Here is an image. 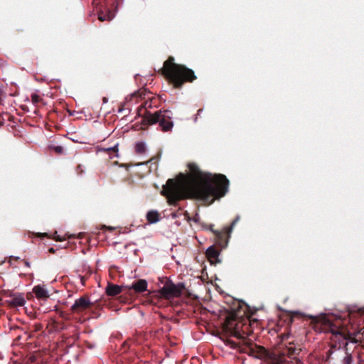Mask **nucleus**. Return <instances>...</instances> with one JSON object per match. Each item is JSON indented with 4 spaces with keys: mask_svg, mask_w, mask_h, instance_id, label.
Returning <instances> with one entry per match:
<instances>
[{
    "mask_svg": "<svg viewBox=\"0 0 364 364\" xmlns=\"http://www.w3.org/2000/svg\"><path fill=\"white\" fill-rule=\"evenodd\" d=\"M188 173L179 174L175 179H168L163 186L161 194L169 204L186 198L208 200L220 198L228 189V180L224 175L203 172L193 163L188 164Z\"/></svg>",
    "mask_w": 364,
    "mask_h": 364,
    "instance_id": "obj_1",
    "label": "nucleus"
},
{
    "mask_svg": "<svg viewBox=\"0 0 364 364\" xmlns=\"http://www.w3.org/2000/svg\"><path fill=\"white\" fill-rule=\"evenodd\" d=\"M174 58L169 57L164 63L161 73L175 87H180L186 82H192L196 79L194 72L183 65L173 62Z\"/></svg>",
    "mask_w": 364,
    "mask_h": 364,
    "instance_id": "obj_2",
    "label": "nucleus"
},
{
    "mask_svg": "<svg viewBox=\"0 0 364 364\" xmlns=\"http://www.w3.org/2000/svg\"><path fill=\"white\" fill-rule=\"evenodd\" d=\"M171 119V112L169 110H160L155 113L146 111L141 119V126L139 129H144L149 125L159 123L163 132H168L171 130L173 126Z\"/></svg>",
    "mask_w": 364,
    "mask_h": 364,
    "instance_id": "obj_3",
    "label": "nucleus"
},
{
    "mask_svg": "<svg viewBox=\"0 0 364 364\" xmlns=\"http://www.w3.org/2000/svg\"><path fill=\"white\" fill-rule=\"evenodd\" d=\"M240 311H232L226 316L225 321L223 324V330L225 333L235 337L240 335L241 319L243 318V316L240 315Z\"/></svg>",
    "mask_w": 364,
    "mask_h": 364,
    "instance_id": "obj_4",
    "label": "nucleus"
},
{
    "mask_svg": "<svg viewBox=\"0 0 364 364\" xmlns=\"http://www.w3.org/2000/svg\"><path fill=\"white\" fill-rule=\"evenodd\" d=\"M182 289V285L175 284L171 281L168 280L158 291L157 294L161 298L171 299L179 297L181 295Z\"/></svg>",
    "mask_w": 364,
    "mask_h": 364,
    "instance_id": "obj_5",
    "label": "nucleus"
},
{
    "mask_svg": "<svg viewBox=\"0 0 364 364\" xmlns=\"http://www.w3.org/2000/svg\"><path fill=\"white\" fill-rule=\"evenodd\" d=\"M321 321L322 323L327 325L330 328L331 332L336 338L339 337L338 338L339 342L346 341L345 343L346 345L348 344V342L354 343H357V340L355 338V335L354 333L347 331L343 328H336V329L333 328L332 324L330 322V321L328 320L325 316L322 317L321 318Z\"/></svg>",
    "mask_w": 364,
    "mask_h": 364,
    "instance_id": "obj_6",
    "label": "nucleus"
},
{
    "mask_svg": "<svg viewBox=\"0 0 364 364\" xmlns=\"http://www.w3.org/2000/svg\"><path fill=\"white\" fill-rule=\"evenodd\" d=\"M256 322L257 321H251L247 318L243 316V318H242L241 319V323L240 326V335L236 336V337L238 338H245V336L250 335L252 331L251 326L254 323Z\"/></svg>",
    "mask_w": 364,
    "mask_h": 364,
    "instance_id": "obj_7",
    "label": "nucleus"
},
{
    "mask_svg": "<svg viewBox=\"0 0 364 364\" xmlns=\"http://www.w3.org/2000/svg\"><path fill=\"white\" fill-rule=\"evenodd\" d=\"M90 305V301L85 298L80 297L75 300V303L71 306V309L74 312H80L87 309Z\"/></svg>",
    "mask_w": 364,
    "mask_h": 364,
    "instance_id": "obj_8",
    "label": "nucleus"
},
{
    "mask_svg": "<svg viewBox=\"0 0 364 364\" xmlns=\"http://www.w3.org/2000/svg\"><path fill=\"white\" fill-rule=\"evenodd\" d=\"M272 363L274 364H302L297 360L292 361L289 357H287L284 354H276L272 355Z\"/></svg>",
    "mask_w": 364,
    "mask_h": 364,
    "instance_id": "obj_9",
    "label": "nucleus"
},
{
    "mask_svg": "<svg viewBox=\"0 0 364 364\" xmlns=\"http://www.w3.org/2000/svg\"><path fill=\"white\" fill-rule=\"evenodd\" d=\"M127 288L129 289H133L136 293H142L147 289V282L145 279H139L130 287H127Z\"/></svg>",
    "mask_w": 364,
    "mask_h": 364,
    "instance_id": "obj_10",
    "label": "nucleus"
},
{
    "mask_svg": "<svg viewBox=\"0 0 364 364\" xmlns=\"http://www.w3.org/2000/svg\"><path fill=\"white\" fill-rule=\"evenodd\" d=\"M206 257L212 264H215L219 262L218 257L219 252L213 246L208 247L206 250Z\"/></svg>",
    "mask_w": 364,
    "mask_h": 364,
    "instance_id": "obj_11",
    "label": "nucleus"
},
{
    "mask_svg": "<svg viewBox=\"0 0 364 364\" xmlns=\"http://www.w3.org/2000/svg\"><path fill=\"white\" fill-rule=\"evenodd\" d=\"M10 304L14 306H23L25 303V299L21 294H14L9 301Z\"/></svg>",
    "mask_w": 364,
    "mask_h": 364,
    "instance_id": "obj_12",
    "label": "nucleus"
},
{
    "mask_svg": "<svg viewBox=\"0 0 364 364\" xmlns=\"http://www.w3.org/2000/svg\"><path fill=\"white\" fill-rule=\"evenodd\" d=\"M122 292V287L116 284H108L106 288V293L108 296H117Z\"/></svg>",
    "mask_w": 364,
    "mask_h": 364,
    "instance_id": "obj_13",
    "label": "nucleus"
},
{
    "mask_svg": "<svg viewBox=\"0 0 364 364\" xmlns=\"http://www.w3.org/2000/svg\"><path fill=\"white\" fill-rule=\"evenodd\" d=\"M33 291L38 299H46L48 297V293L46 289L41 286L34 287Z\"/></svg>",
    "mask_w": 364,
    "mask_h": 364,
    "instance_id": "obj_14",
    "label": "nucleus"
},
{
    "mask_svg": "<svg viewBox=\"0 0 364 364\" xmlns=\"http://www.w3.org/2000/svg\"><path fill=\"white\" fill-rule=\"evenodd\" d=\"M160 215L156 210H150L146 214V220L149 223H155L159 220Z\"/></svg>",
    "mask_w": 364,
    "mask_h": 364,
    "instance_id": "obj_15",
    "label": "nucleus"
},
{
    "mask_svg": "<svg viewBox=\"0 0 364 364\" xmlns=\"http://www.w3.org/2000/svg\"><path fill=\"white\" fill-rule=\"evenodd\" d=\"M146 150V146L144 142L139 141L135 144V151L138 154H144Z\"/></svg>",
    "mask_w": 364,
    "mask_h": 364,
    "instance_id": "obj_16",
    "label": "nucleus"
},
{
    "mask_svg": "<svg viewBox=\"0 0 364 364\" xmlns=\"http://www.w3.org/2000/svg\"><path fill=\"white\" fill-rule=\"evenodd\" d=\"M31 101L33 105H37L42 100L41 97L39 95H38L37 93H33L31 95Z\"/></svg>",
    "mask_w": 364,
    "mask_h": 364,
    "instance_id": "obj_17",
    "label": "nucleus"
},
{
    "mask_svg": "<svg viewBox=\"0 0 364 364\" xmlns=\"http://www.w3.org/2000/svg\"><path fill=\"white\" fill-rule=\"evenodd\" d=\"M105 150L109 153L112 151L115 154L116 156H118V145H115L112 147L107 148Z\"/></svg>",
    "mask_w": 364,
    "mask_h": 364,
    "instance_id": "obj_18",
    "label": "nucleus"
},
{
    "mask_svg": "<svg viewBox=\"0 0 364 364\" xmlns=\"http://www.w3.org/2000/svg\"><path fill=\"white\" fill-rule=\"evenodd\" d=\"M98 18L100 21H104L111 19V18L109 16H106L105 15H102V14H99Z\"/></svg>",
    "mask_w": 364,
    "mask_h": 364,
    "instance_id": "obj_19",
    "label": "nucleus"
},
{
    "mask_svg": "<svg viewBox=\"0 0 364 364\" xmlns=\"http://www.w3.org/2000/svg\"><path fill=\"white\" fill-rule=\"evenodd\" d=\"M151 103L148 102H146L144 105H141V107L139 109L138 112H140L142 109H146V107H151ZM139 114H140V113H139Z\"/></svg>",
    "mask_w": 364,
    "mask_h": 364,
    "instance_id": "obj_20",
    "label": "nucleus"
},
{
    "mask_svg": "<svg viewBox=\"0 0 364 364\" xmlns=\"http://www.w3.org/2000/svg\"><path fill=\"white\" fill-rule=\"evenodd\" d=\"M53 149L58 154H62L63 152V147L61 146H55Z\"/></svg>",
    "mask_w": 364,
    "mask_h": 364,
    "instance_id": "obj_21",
    "label": "nucleus"
},
{
    "mask_svg": "<svg viewBox=\"0 0 364 364\" xmlns=\"http://www.w3.org/2000/svg\"><path fill=\"white\" fill-rule=\"evenodd\" d=\"M77 171L78 173H81L83 172L82 168L81 165L77 166Z\"/></svg>",
    "mask_w": 364,
    "mask_h": 364,
    "instance_id": "obj_22",
    "label": "nucleus"
},
{
    "mask_svg": "<svg viewBox=\"0 0 364 364\" xmlns=\"http://www.w3.org/2000/svg\"><path fill=\"white\" fill-rule=\"evenodd\" d=\"M102 101H103V103H107V98L104 97L103 99H102Z\"/></svg>",
    "mask_w": 364,
    "mask_h": 364,
    "instance_id": "obj_23",
    "label": "nucleus"
},
{
    "mask_svg": "<svg viewBox=\"0 0 364 364\" xmlns=\"http://www.w3.org/2000/svg\"><path fill=\"white\" fill-rule=\"evenodd\" d=\"M237 220H238V218L235 219V220L232 222V226L235 225V224L237 223Z\"/></svg>",
    "mask_w": 364,
    "mask_h": 364,
    "instance_id": "obj_24",
    "label": "nucleus"
},
{
    "mask_svg": "<svg viewBox=\"0 0 364 364\" xmlns=\"http://www.w3.org/2000/svg\"><path fill=\"white\" fill-rule=\"evenodd\" d=\"M25 264L27 266V267H30V264L28 262H25Z\"/></svg>",
    "mask_w": 364,
    "mask_h": 364,
    "instance_id": "obj_25",
    "label": "nucleus"
},
{
    "mask_svg": "<svg viewBox=\"0 0 364 364\" xmlns=\"http://www.w3.org/2000/svg\"><path fill=\"white\" fill-rule=\"evenodd\" d=\"M201 112H202V109H199V110L198 111V114H200V113Z\"/></svg>",
    "mask_w": 364,
    "mask_h": 364,
    "instance_id": "obj_26",
    "label": "nucleus"
}]
</instances>
